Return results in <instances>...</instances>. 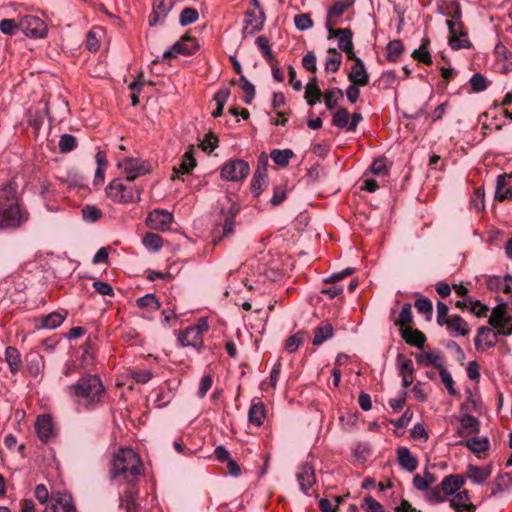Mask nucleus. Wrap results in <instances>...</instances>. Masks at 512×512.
<instances>
[{
  "mask_svg": "<svg viewBox=\"0 0 512 512\" xmlns=\"http://www.w3.org/2000/svg\"><path fill=\"white\" fill-rule=\"evenodd\" d=\"M450 506L457 512H475L476 506L470 502L468 491L463 490L455 494L450 500Z\"/></svg>",
  "mask_w": 512,
  "mask_h": 512,
  "instance_id": "aec40b11",
  "label": "nucleus"
},
{
  "mask_svg": "<svg viewBox=\"0 0 512 512\" xmlns=\"http://www.w3.org/2000/svg\"><path fill=\"white\" fill-rule=\"evenodd\" d=\"M449 45L454 50H459V49H463V48L467 49V48L471 47V43L466 38V36H450Z\"/></svg>",
  "mask_w": 512,
  "mask_h": 512,
  "instance_id": "338daca9",
  "label": "nucleus"
},
{
  "mask_svg": "<svg viewBox=\"0 0 512 512\" xmlns=\"http://www.w3.org/2000/svg\"><path fill=\"white\" fill-rule=\"evenodd\" d=\"M448 333L452 336H466L470 332L468 323L459 315H452L445 325Z\"/></svg>",
  "mask_w": 512,
  "mask_h": 512,
  "instance_id": "a211bd4d",
  "label": "nucleus"
},
{
  "mask_svg": "<svg viewBox=\"0 0 512 512\" xmlns=\"http://www.w3.org/2000/svg\"><path fill=\"white\" fill-rule=\"evenodd\" d=\"M465 479L460 474H452L445 476L440 483L441 490L445 496L455 494L463 485Z\"/></svg>",
  "mask_w": 512,
  "mask_h": 512,
  "instance_id": "412c9836",
  "label": "nucleus"
},
{
  "mask_svg": "<svg viewBox=\"0 0 512 512\" xmlns=\"http://www.w3.org/2000/svg\"><path fill=\"white\" fill-rule=\"evenodd\" d=\"M173 214L165 209H154L149 213L146 224L154 230L168 231L173 222Z\"/></svg>",
  "mask_w": 512,
  "mask_h": 512,
  "instance_id": "9d476101",
  "label": "nucleus"
},
{
  "mask_svg": "<svg viewBox=\"0 0 512 512\" xmlns=\"http://www.w3.org/2000/svg\"><path fill=\"white\" fill-rule=\"evenodd\" d=\"M341 32V35L339 36L338 40V47L340 50H350V48H353V42H352V31L349 28H344Z\"/></svg>",
  "mask_w": 512,
  "mask_h": 512,
  "instance_id": "6e6d98bb",
  "label": "nucleus"
},
{
  "mask_svg": "<svg viewBox=\"0 0 512 512\" xmlns=\"http://www.w3.org/2000/svg\"><path fill=\"white\" fill-rule=\"evenodd\" d=\"M5 359L9 365L10 372L16 374L21 368V355L20 352L14 347H7L5 350Z\"/></svg>",
  "mask_w": 512,
  "mask_h": 512,
  "instance_id": "2f4dec72",
  "label": "nucleus"
},
{
  "mask_svg": "<svg viewBox=\"0 0 512 512\" xmlns=\"http://www.w3.org/2000/svg\"><path fill=\"white\" fill-rule=\"evenodd\" d=\"M69 394L80 406L91 408L99 404L105 393V387L97 375H87L68 387Z\"/></svg>",
  "mask_w": 512,
  "mask_h": 512,
  "instance_id": "7ed1b4c3",
  "label": "nucleus"
},
{
  "mask_svg": "<svg viewBox=\"0 0 512 512\" xmlns=\"http://www.w3.org/2000/svg\"><path fill=\"white\" fill-rule=\"evenodd\" d=\"M43 512H76V509L70 494L57 492L52 493L51 503Z\"/></svg>",
  "mask_w": 512,
  "mask_h": 512,
  "instance_id": "f8f14e48",
  "label": "nucleus"
},
{
  "mask_svg": "<svg viewBox=\"0 0 512 512\" xmlns=\"http://www.w3.org/2000/svg\"><path fill=\"white\" fill-rule=\"evenodd\" d=\"M465 445L475 453L485 452L489 448L487 438H472L465 442Z\"/></svg>",
  "mask_w": 512,
  "mask_h": 512,
  "instance_id": "49530a36",
  "label": "nucleus"
},
{
  "mask_svg": "<svg viewBox=\"0 0 512 512\" xmlns=\"http://www.w3.org/2000/svg\"><path fill=\"white\" fill-rule=\"evenodd\" d=\"M35 430L43 443H48L57 436V430L50 415H39L35 422Z\"/></svg>",
  "mask_w": 512,
  "mask_h": 512,
  "instance_id": "9b49d317",
  "label": "nucleus"
},
{
  "mask_svg": "<svg viewBox=\"0 0 512 512\" xmlns=\"http://www.w3.org/2000/svg\"><path fill=\"white\" fill-rule=\"evenodd\" d=\"M511 482V477L508 473L500 474L497 478L491 483V495L495 496L498 493H501Z\"/></svg>",
  "mask_w": 512,
  "mask_h": 512,
  "instance_id": "a19ab883",
  "label": "nucleus"
},
{
  "mask_svg": "<svg viewBox=\"0 0 512 512\" xmlns=\"http://www.w3.org/2000/svg\"><path fill=\"white\" fill-rule=\"evenodd\" d=\"M362 508L366 512H384L383 506L377 500H375L372 496L367 495L362 504Z\"/></svg>",
  "mask_w": 512,
  "mask_h": 512,
  "instance_id": "e2e57ef3",
  "label": "nucleus"
},
{
  "mask_svg": "<svg viewBox=\"0 0 512 512\" xmlns=\"http://www.w3.org/2000/svg\"><path fill=\"white\" fill-rule=\"evenodd\" d=\"M229 96H230V90L228 88L220 89L214 95V100L217 105L216 109L212 112V116L214 118L220 117L222 115L224 106H225L226 102L228 101Z\"/></svg>",
  "mask_w": 512,
  "mask_h": 512,
  "instance_id": "f704fd0d",
  "label": "nucleus"
},
{
  "mask_svg": "<svg viewBox=\"0 0 512 512\" xmlns=\"http://www.w3.org/2000/svg\"><path fill=\"white\" fill-rule=\"evenodd\" d=\"M173 6L174 0H155L148 19L149 25L156 26L163 24Z\"/></svg>",
  "mask_w": 512,
  "mask_h": 512,
  "instance_id": "ddd939ff",
  "label": "nucleus"
},
{
  "mask_svg": "<svg viewBox=\"0 0 512 512\" xmlns=\"http://www.w3.org/2000/svg\"><path fill=\"white\" fill-rule=\"evenodd\" d=\"M413 320L411 304L405 303L401 309L399 318L396 320L395 325L400 326L401 329L408 327Z\"/></svg>",
  "mask_w": 512,
  "mask_h": 512,
  "instance_id": "c03bdc74",
  "label": "nucleus"
},
{
  "mask_svg": "<svg viewBox=\"0 0 512 512\" xmlns=\"http://www.w3.org/2000/svg\"><path fill=\"white\" fill-rule=\"evenodd\" d=\"M403 44L400 40H392L387 44V59L396 61L403 52Z\"/></svg>",
  "mask_w": 512,
  "mask_h": 512,
  "instance_id": "a18cd8bd",
  "label": "nucleus"
},
{
  "mask_svg": "<svg viewBox=\"0 0 512 512\" xmlns=\"http://www.w3.org/2000/svg\"><path fill=\"white\" fill-rule=\"evenodd\" d=\"M426 498L431 503H442L446 500V496L443 494L440 485L428 489Z\"/></svg>",
  "mask_w": 512,
  "mask_h": 512,
  "instance_id": "0e129e2a",
  "label": "nucleus"
},
{
  "mask_svg": "<svg viewBox=\"0 0 512 512\" xmlns=\"http://www.w3.org/2000/svg\"><path fill=\"white\" fill-rule=\"evenodd\" d=\"M58 145L61 153H68L76 147V138L71 134H63Z\"/></svg>",
  "mask_w": 512,
  "mask_h": 512,
  "instance_id": "603ef678",
  "label": "nucleus"
},
{
  "mask_svg": "<svg viewBox=\"0 0 512 512\" xmlns=\"http://www.w3.org/2000/svg\"><path fill=\"white\" fill-rule=\"evenodd\" d=\"M199 49V44L195 38L188 34L183 35L179 41L175 42L168 50L162 54V60L175 58L178 55L190 56Z\"/></svg>",
  "mask_w": 512,
  "mask_h": 512,
  "instance_id": "423d86ee",
  "label": "nucleus"
},
{
  "mask_svg": "<svg viewBox=\"0 0 512 512\" xmlns=\"http://www.w3.org/2000/svg\"><path fill=\"white\" fill-rule=\"evenodd\" d=\"M417 363L423 366H434L437 369L443 368L440 362L441 356L437 352H425L416 356Z\"/></svg>",
  "mask_w": 512,
  "mask_h": 512,
  "instance_id": "473e14b6",
  "label": "nucleus"
},
{
  "mask_svg": "<svg viewBox=\"0 0 512 512\" xmlns=\"http://www.w3.org/2000/svg\"><path fill=\"white\" fill-rule=\"evenodd\" d=\"M196 166V159L194 157V149L191 146L182 156L179 167H174L175 174L189 173Z\"/></svg>",
  "mask_w": 512,
  "mask_h": 512,
  "instance_id": "c85d7f7f",
  "label": "nucleus"
},
{
  "mask_svg": "<svg viewBox=\"0 0 512 512\" xmlns=\"http://www.w3.org/2000/svg\"><path fill=\"white\" fill-rule=\"evenodd\" d=\"M511 175L501 174L497 177L495 199L502 202L512 200V186H510Z\"/></svg>",
  "mask_w": 512,
  "mask_h": 512,
  "instance_id": "4be33fe9",
  "label": "nucleus"
},
{
  "mask_svg": "<svg viewBox=\"0 0 512 512\" xmlns=\"http://www.w3.org/2000/svg\"><path fill=\"white\" fill-rule=\"evenodd\" d=\"M439 375H440L441 381L447 388L448 393L450 395H458V391L454 387V380L452 378L451 373L449 371H447L445 368H441L439 370Z\"/></svg>",
  "mask_w": 512,
  "mask_h": 512,
  "instance_id": "4d7b16f0",
  "label": "nucleus"
},
{
  "mask_svg": "<svg viewBox=\"0 0 512 512\" xmlns=\"http://www.w3.org/2000/svg\"><path fill=\"white\" fill-rule=\"evenodd\" d=\"M118 166L122 168L126 175V180L128 181H133L137 177L145 175L150 171L149 163L138 158H125Z\"/></svg>",
  "mask_w": 512,
  "mask_h": 512,
  "instance_id": "1a4fd4ad",
  "label": "nucleus"
},
{
  "mask_svg": "<svg viewBox=\"0 0 512 512\" xmlns=\"http://www.w3.org/2000/svg\"><path fill=\"white\" fill-rule=\"evenodd\" d=\"M414 306L418 313L425 315L426 320H431L433 314V306L432 302L428 298L422 297L417 299L414 303Z\"/></svg>",
  "mask_w": 512,
  "mask_h": 512,
  "instance_id": "79ce46f5",
  "label": "nucleus"
},
{
  "mask_svg": "<svg viewBox=\"0 0 512 512\" xmlns=\"http://www.w3.org/2000/svg\"><path fill=\"white\" fill-rule=\"evenodd\" d=\"M240 87L246 93L244 102L246 104H251L252 100L255 97V87L254 85L244 76H240Z\"/></svg>",
  "mask_w": 512,
  "mask_h": 512,
  "instance_id": "3c124183",
  "label": "nucleus"
},
{
  "mask_svg": "<svg viewBox=\"0 0 512 512\" xmlns=\"http://www.w3.org/2000/svg\"><path fill=\"white\" fill-rule=\"evenodd\" d=\"M20 29V22L17 23L14 19H3L0 21V31L7 35H14Z\"/></svg>",
  "mask_w": 512,
  "mask_h": 512,
  "instance_id": "13d9d810",
  "label": "nucleus"
},
{
  "mask_svg": "<svg viewBox=\"0 0 512 512\" xmlns=\"http://www.w3.org/2000/svg\"><path fill=\"white\" fill-rule=\"evenodd\" d=\"M490 476V471L478 466L470 465L468 467V477L476 484H481Z\"/></svg>",
  "mask_w": 512,
  "mask_h": 512,
  "instance_id": "ea45409f",
  "label": "nucleus"
},
{
  "mask_svg": "<svg viewBox=\"0 0 512 512\" xmlns=\"http://www.w3.org/2000/svg\"><path fill=\"white\" fill-rule=\"evenodd\" d=\"M265 13L262 9L259 10V16L256 17L253 11H247L245 13V24L243 29L244 35H253L263 29L265 23Z\"/></svg>",
  "mask_w": 512,
  "mask_h": 512,
  "instance_id": "2eb2a0df",
  "label": "nucleus"
},
{
  "mask_svg": "<svg viewBox=\"0 0 512 512\" xmlns=\"http://www.w3.org/2000/svg\"><path fill=\"white\" fill-rule=\"evenodd\" d=\"M322 96V92L318 87V80L316 77H311L305 87L304 98L307 101V104L310 106H314L317 102L320 101Z\"/></svg>",
  "mask_w": 512,
  "mask_h": 512,
  "instance_id": "bb28decb",
  "label": "nucleus"
},
{
  "mask_svg": "<svg viewBox=\"0 0 512 512\" xmlns=\"http://www.w3.org/2000/svg\"><path fill=\"white\" fill-rule=\"evenodd\" d=\"M137 305L141 308H149L152 310H158L160 308V302L154 294H146L137 299Z\"/></svg>",
  "mask_w": 512,
  "mask_h": 512,
  "instance_id": "09e8293b",
  "label": "nucleus"
},
{
  "mask_svg": "<svg viewBox=\"0 0 512 512\" xmlns=\"http://www.w3.org/2000/svg\"><path fill=\"white\" fill-rule=\"evenodd\" d=\"M265 416L264 404L259 400L254 401L248 412L249 421L256 426H261L264 423Z\"/></svg>",
  "mask_w": 512,
  "mask_h": 512,
  "instance_id": "c756f323",
  "label": "nucleus"
},
{
  "mask_svg": "<svg viewBox=\"0 0 512 512\" xmlns=\"http://www.w3.org/2000/svg\"><path fill=\"white\" fill-rule=\"evenodd\" d=\"M351 5L349 0H339L336 1L332 7L328 10L329 17H339L341 16L347 8Z\"/></svg>",
  "mask_w": 512,
  "mask_h": 512,
  "instance_id": "052dcab7",
  "label": "nucleus"
},
{
  "mask_svg": "<svg viewBox=\"0 0 512 512\" xmlns=\"http://www.w3.org/2000/svg\"><path fill=\"white\" fill-rule=\"evenodd\" d=\"M348 79L351 83L359 84V86H366L369 83V74L361 59H356V63L353 64L351 71L348 73Z\"/></svg>",
  "mask_w": 512,
  "mask_h": 512,
  "instance_id": "6ab92c4d",
  "label": "nucleus"
},
{
  "mask_svg": "<svg viewBox=\"0 0 512 512\" xmlns=\"http://www.w3.org/2000/svg\"><path fill=\"white\" fill-rule=\"evenodd\" d=\"M141 472V459L133 449L121 448L113 455L110 470L112 479L136 483Z\"/></svg>",
  "mask_w": 512,
  "mask_h": 512,
  "instance_id": "f03ea898",
  "label": "nucleus"
},
{
  "mask_svg": "<svg viewBox=\"0 0 512 512\" xmlns=\"http://www.w3.org/2000/svg\"><path fill=\"white\" fill-rule=\"evenodd\" d=\"M324 103L328 110H333L338 106L340 100L343 99V91L340 88H332L322 94Z\"/></svg>",
  "mask_w": 512,
  "mask_h": 512,
  "instance_id": "72a5a7b5",
  "label": "nucleus"
},
{
  "mask_svg": "<svg viewBox=\"0 0 512 512\" xmlns=\"http://www.w3.org/2000/svg\"><path fill=\"white\" fill-rule=\"evenodd\" d=\"M105 192L108 198L117 203L125 204L140 200V190L124 185L119 179L111 181Z\"/></svg>",
  "mask_w": 512,
  "mask_h": 512,
  "instance_id": "20e7f679",
  "label": "nucleus"
},
{
  "mask_svg": "<svg viewBox=\"0 0 512 512\" xmlns=\"http://www.w3.org/2000/svg\"><path fill=\"white\" fill-rule=\"evenodd\" d=\"M65 320V315L58 312H52L42 318L41 327L46 329H55Z\"/></svg>",
  "mask_w": 512,
  "mask_h": 512,
  "instance_id": "e433bc0d",
  "label": "nucleus"
},
{
  "mask_svg": "<svg viewBox=\"0 0 512 512\" xmlns=\"http://www.w3.org/2000/svg\"><path fill=\"white\" fill-rule=\"evenodd\" d=\"M266 178L267 176L262 175L260 172L254 173L251 181V191L255 197H258L261 194L263 186L266 184Z\"/></svg>",
  "mask_w": 512,
  "mask_h": 512,
  "instance_id": "5fc2aeb1",
  "label": "nucleus"
},
{
  "mask_svg": "<svg viewBox=\"0 0 512 512\" xmlns=\"http://www.w3.org/2000/svg\"><path fill=\"white\" fill-rule=\"evenodd\" d=\"M142 243L152 251H159L163 245V239L158 234L149 232L142 238Z\"/></svg>",
  "mask_w": 512,
  "mask_h": 512,
  "instance_id": "58836bf2",
  "label": "nucleus"
},
{
  "mask_svg": "<svg viewBox=\"0 0 512 512\" xmlns=\"http://www.w3.org/2000/svg\"><path fill=\"white\" fill-rule=\"evenodd\" d=\"M446 25L448 26L449 33L451 36H466L467 32L461 21L447 20Z\"/></svg>",
  "mask_w": 512,
  "mask_h": 512,
  "instance_id": "69168bd1",
  "label": "nucleus"
},
{
  "mask_svg": "<svg viewBox=\"0 0 512 512\" xmlns=\"http://www.w3.org/2000/svg\"><path fill=\"white\" fill-rule=\"evenodd\" d=\"M328 57L325 63V69L327 71L337 72L342 62V55L335 48L328 50Z\"/></svg>",
  "mask_w": 512,
  "mask_h": 512,
  "instance_id": "c9c22d12",
  "label": "nucleus"
},
{
  "mask_svg": "<svg viewBox=\"0 0 512 512\" xmlns=\"http://www.w3.org/2000/svg\"><path fill=\"white\" fill-rule=\"evenodd\" d=\"M488 323L495 328L499 334H512V317L503 305H498L492 309Z\"/></svg>",
  "mask_w": 512,
  "mask_h": 512,
  "instance_id": "0eeeda50",
  "label": "nucleus"
},
{
  "mask_svg": "<svg viewBox=\"0 0 512 512\" xmlns=\"http://www.w3.org/2000/svg\"><path fill=\"white\" fill-rule=\"evenodd\" d=\"M296 479L300 490L304 494L310 495L309 491L316 483V476L313 466L308 463H304L299 466L298 471L296 472Z\"/></svg>",
  "mask_w": 512,
  "mask_h": 512,
  "instance_id": "4468645a",
  "label": "nucleus"
},
{
  "mask_svg": "<svg viewBox=\"0 0 512 512\" xmlns=\"http://www.w3.org/2000/svg\"><path fill=\"white\" fill-rule=\"evenodd\" d=\"M294 153L290 149H274L271 151L272 160L279 166L285 167L289 164V160L293 157Z\"/></svg>",
  "mask_w": 512,
  "mask_h": 512,
  "instance_id": "4c0bfd02",
  "label": "nucleus"
},
{
  "mask_svg": "<svg viewBox=\"0 0 512 512\" xmlns=\"http://www.w3.org/2000/svg\"><path fill=\"white\" fill-rule=\"evenodd\" d=\"M461 428L467 430L469 433H478L480 423L478 419L470 414H464L461 419Z\"/></svg>",
  "mask_w": 512,
  "mask_h": 512,
  "instance_id": "37998d69",
  "label": "nucleus"
},
{
  "mask_svg": "<svg viewBox=\"0 0 512 512\" xmlns=\"http://www.w3.org/2000/svg\"><path fill=\"white\" fill-rule=\"evenodd\" d=\"M397 460L399 465L408 472H413L417 469L418 461L407 447L398 448Z\"/></svg>",
  "mask_w": 512,
  "mask_h": 512,
  "instance_id": "a878e982",
  "label": "nucleus"
},
{
  "mask_svg": "<svg viewBox=\"0 0 512 512\" xmlns=\"http://www.w3.org/2000/svg\"><path fill=\"white\" fill-rule=\"evenodd\" d=\"M401 336L407 344L415 346L418 349H422L426 341L424 333L410 326L401 329Z\"/></svg>",
  "mask_w": 512,
  "mask_h": 512,
  "instance_id": "b1692460",
  "label": "nucleus"
},
{
  "mask_svg": "<svg viewBox=\"0 0 512 512\" xmlns=\"http://www.w3.org/2000/svg\"><path fill=\"white\" fill-rule=\"evenodd\" d=\"M499 333L494 332L491 328L482 326L478 329V334L474 340L476 349L481 348V343L484 342L485 346L490 348L496 344L497 335Z\"/></svg>",
  "mask_w": 512,
  "mask_h": 512,
  "instance_id": "393cba45",
  "label": "nucleus"
},
{
  "mask_svg": "<svg viewBox=\"0 0 512 512\" xmlns=\"http://www.w3.org/2000/svg\"><path fill=\"white\" fill-rule=\"evenodd\" d=\"M250 173L249 164L242 159H234L225 163L220 171V176L225 181L239 182Z\"/></svg>",
  "mask_w": 512,
  "mask_h": 512,
  "instance_id": "39448f33",
  "label": "nucleus"
},
{
  "mask_svg": "<svg viewBox=\"0 0 512 512\" xmlns=\"http://www.w3.org/2000/svg\"><path fill=\"white\" fill-rule=\"evenodd\" d=\"M199 14L198 11L194 8H185L179 18V22L181 26H187L192 24L198 20Z\"/></svg>",
  "mask_w": 512,
  "mask_h": 512,
  "instance_id": "864d4df0",
  "label": "nucleus"
},
{
  "mask_svg": "<svg viewBox=\"0 0 512 512\" xmlns=\"http://www.w3.org/2000/svg\"><path fill=\"white\" fill-rule=\"evenodd\" d=\"M303 341V332H297L286 340L285 349L289 353L296 352Z\"/></svg>",
  "mask_w": 512,
  "mask_h": 512,
  "instance_id": "680f3d73",
  "label": "nucleus"
},
{
  "mask_svg": "<svg viewBox=\"0 0 512 512\" xmlns=\"http://www.w3.org/2000/svg\"><path fill=\"white\" fill-rule=\"evenodd\" d=\"M294 24L300 31H305L313 26V21L309 14H298L294 17Z\"/></svg>",
  "mask_w": 512,
  "mask_h": 512,
  "instance_id": "bf43d9fd",
  "label": "nucleus"
},
{
  "mask_svg": "<svg viewBox=\"0 0 512 512\" xmlns=\"http://www.w3.org/2000/svg\"><path fill=\"white\" fill-rule=\"evenodd\" d=\"M399 373L402 377V386L407 389L414 380V365L411 359L402 361L399 366Z\"/></svg>",
  "mask_w": 512,
  "mask_h": 512,
  "instance_id": "7c9ffc66",
  "label": "nucleus"
},
{
  "mask_svg": "<svg viewBox=\"0 0 512 512\" xmlns=\"http://www.w3.org/2000/svg\"><path fill=\"white\" fill-rule=\"evenodd\" d=\"M436 309H437V324L439 326H444L448 323V318H447V315H448V306L441 302V301H438L437 305H436Z\"/></svg>",
  "mask_w": 512,
  "mask_h": 512,
  "instance_id": "774afa93",
  "label": "nucleus"
},
{
  "mask_svg": "<svg viewBox=\"0 0 512 512\" xmlns=\"http://www.w3.org/2000/svg\"><path fill=\"white\" fill-rule=\"evenodd\" d=\"M333 335V326L329 322H323L314 330V338L312 340V343L315 346H319L323 344L326 340L332 338Z\"/></svg>",
  "mask_w": 512,
  "mask_h": 512,
  "instance_id": "cd10ccee",
  "label": "nucleus"
},
{
  "mask_svg": "<svg viewBox=\"0 0 512 512\" xmlns=\"http://www.w3.org/2000/svg\"><path fill=\"white\" fill-rule=\"evenodd\" d=\"M126 483V488L123 490V492L120 495V504L119 508H124L125 512H136L137 511V504L135 502V499L137 497V491L135 489L136 483Z\"/></svg>",
  "mask_w": 512,
  "mask_h": 512,
  "instance_id": "dca6fc26",
  "label": "nucleus"
},
{
  "mask_svg": "<svg viewBox=\"0 0 512 512\" xmlns=\"http://www.w3.org/2000/svg\"><path fill=\"white\" fill-rule=\"evenodd\" d=\"M20 30L31 38H44L48 33L46 23L33 15H26L20 20Z\"/></svg>",
  "mask_w": 512,
  "mask_h": 512,
  "instance_id": "6e6552de",
  "label": "nucleus"
},
{
  "mask_svg": "<svg viewBox=\"0 0 512 512\" xmlns=\"http://www.w3.org/2000/svg\"><path fill=\"white\" fill-rule=\"evenodd\" d=\"M178 342L182 347H194L198 349L203 345V338L199 335L196 328L187 327L178 335Z\"/></svg>",
  "mask_w": 512,
  "mask_h": 512,
  "instance_id": "f3484780",
  "label": "nucleus"
},
{
  "mask_svg": "<svg viewBox=\"0 0 512 512\" xmlns=\"http://www.w3.org/2000/svg\"><path fill=\"white\" fill-rule=\"evenodd\" d=\"M28 373L33 376H39L44 370V358L36 351H30L25 356Z\"/></svg>",
  "mask_w": 512,
  "mask_h": 512,
  "instance_id": "5701e85b",
  "label": "nucleus"
},
{
  "mask_svg": "<svg viewBox=\"0 0 512 512\" xmlns=\"http://www.w3.org/2000/svg\"><path fill=\"white\" fill-rule=\"evenodd\" d=\"M28 219L29 213L20 203L16 184L10 182L4 185L0 189V228H18Z\"/></svg>",
  "mask_w": 512,
  "mask_h": 512,
  "instance_id": "f257e3e1",
  "label": "nucleus"
},
{
  "mask_svg": "<svg viewBox=\"0 0 512 512\" xmlns=\"http://www.w3.org/2000/svg\"><path fill=\"white\" fill-rule=\"evenodd\" d=\"M81 212L83 219L91 223L98 221L102 216L101 210L94 205L84 206Z\"/></svg>",
  "mask_w": 512,
  "mask_h": 512,
  "instance_id": "de8ad7c7",
  "label": "nucleus"
},
{
  "mask_svg": "<svg viewBox=\"0 0 512 512\" xmlns=\"http://www.w3.org/2000/svg\"><path fill=\"white\" fill-rule=\"evenodd\" d=\"M349 119H350V114H349L348 110L345 108H340L334 113L332 123L334 126H337L340 128H344V127L348 128Z\"/></svg>",
  "mask_w": 512,
  "mask_h": 512,
  "instance_id": "8fccbe9b",
  "label": "nucleus"
}]
</instances>
